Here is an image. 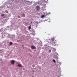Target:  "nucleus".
<instances>
[{
	"label": "nucleus",
	"instance_id": "6",
	"mask_svg": "<svg viewBox=\"0 0 77 77\" xmlns=\"http://www.w3.org/2000/svg\"><path fill=\"white\" fill-rule=\"evenodd\" d=\"M44 17H45V15H43L41 16V18H44Z\"/></svg>",
	"mask_w": 77,
	"mask_h": 77
},
{
	"label": "nucleus",
	"instance_id": "4",
	"mask_svg": "<svg viewBox=\"0 0 77 77\" xmlns=\"http://www.w3.org/2000/svg\"><path fill=\"white\" fill-rule=\"evenodd\" d=\"M51 41L52 42H53L54 41V38H51Z\"/></svg>",
	"mask_w": 77,
	"mask_h": 77
},
{
	"label": "nucleus",
	"instance_id": "17",
	"mask_svg": "<svg viewBox=\"0 0 77 77\" xmlns=\"http://www.w3.org/2000/svg\"><path fill=\"white\" fill-rule=\"evenodd\" d=\"M22 46H23V45H22Z\"/></svg>",
	"mask_w": 77,
	"mask_h": 77
},
{
	"label": "nucleus",
	"instance_id": "1",
	"mask_svg": "<svg viewBox=\"0 0 77 77\" xmlns=\"http://www.w3.org/2000/svg\"><path fill=\"white\" fill-rule=\"evenodd\" d=\"M15 60H11V63L12 64V65H14L15 64Z\"/></svg>",
	"mask_w": 77,
	"mask_h": 77
},
{
	"label": "nucleus",
	"instance_id": "3",
	"mask_svg": "<svg viewBox=\"0 0 77 77\" xmlns=\"http://www.w3.org/2000/svg\"><path fill=\"white\" fill-rule=\"evenodd\" d=\"M36 8L37 11H39V9H40L39 6H37Z\"/></svg>",
	"mask_w": 77,
	"mask_h": 77
},
{
	"label": "nucleus",
	"instance_id": "7",
	"mask_svg": "<svg viewBox=\"0 0 77 77\" xmlns=\"http://www.w3.org/2000/svg\"><path fill=\"white\" fill-rule=\"evenodd\" d=\"M22 17H25V14H23Z\"/></svg>",
	"mask_w": 77,
	"mask_h": 77
},
{
	"label": "nucleus",
	"instance_id": "14",
	"mask_svg": "<svg viewBox=\"0 0 77 77\" xmlns=\"http://www.w3.org/2000/svg\"><path fill=\"white\" fill-rule=\"evenodd\" d=\"M32 72H35V71L34 70H32Z\"/></svg>",
	"mask_w": 77,
	"mask_h": 77
},
{
	"label": "nucleus",
	"instance_id": "2",
	"mask_svg": "<svg viewBox=\"0 0 77 77\" xmlns=\"http://www.w3.org/2000/svg\"><path fill=\"white\" fill-rule=\"evenodd\" d=\"M31 48L32 49L34 50L35 49H36V47L34 45L31 46Z\"/></svg>",
	"mask_w": 77,
	"mask_h": 77
},
{
	"label": "nucleus",
	"instance_id": "11",
	"mask_svg": "<svg viewBox=\"0 0 77 77\" xmlns=\"http://www.w3.org/2000/svg\"><path fill=\"white\" fill-rule=\"evenodd\" d=\"M5 12L6 13V14H8V13L9 12L8 11L6 10L5 11Z\"/></svg>",
	"mask_w": 77,
	"mask_h": 77
},
{
	"label": "nucleus",
	"instance_id": "9",
	"mask_svg": "<svg viewBox=\"0 0 77 77\" xmlns=\"http://www.w3.org/2000/svg\"><path fill=\"white\" fill-rule=\"evenodd\" d=\"M53 61L54 63H56V60H54V59L53 60Z\"/></svg>",
	"mask_w": 77,
	"mask_h": 77
},
{
	"label": "nucleus",
	"instance_id": "16",
	"mask_svg": "<svg viewBox=\"0 0 77 77\" xmlns=\"http://www.w3.org/2000/svg\"><path fill=\"white\" fill-rule=\"evenodd\" d=\"M54 44H55V45H57L56 44H55V42H54Z\"/></svg>",
	"mask_w": 77,
	"mask_h": 77
},
{
	"label": "nucleus",
	"instance_id": "15",
	"mask_svg": "<svg viewBox=\"0 0 77 77\" xmlns=\"http://www.w3.org/2000/svg\"><path fill=\"white\" fill-rule=\"evenodd\" d=\"M44 6H46V4H44Z\"/></svg>",
	"mask_w": 77,
	"mask_h": 77
},
{
	"label": "nucleus",
	"instance_id": "5",
	"mask_svg": "<svg viewBox=\"0 0 77 77\" xmlns=\"http://www.w3.org/2000/svg\"><path fill=\"white\" fill-rule=\"evenodd\" d=\"M18 67H22V65L21 64H18Z\"/></svg>",
	"mask_w": 77,
	"mask_h": 77
},
{
	"label": "nucleus",
	"instance_id": "10",
	"mask_svg": "<svg viewBox=\"0 0 77 77\" xmlns=\"http://www.w3.org/2000/svg\"><path fill=\"white\" fill-rule=\"evenodd\" d=\"M28 29L29 30H30L31 29V27L30 26H29Z\"/></svg>",
	"mask_w": 77,
	"mask_h": 77
},
{
	"label": "nucleus",
	"instance_id": "13",
	"mask_svg": "<svg viewBox=\"0 0 77 77\" xmlns=\"http://www.w3.org/2000/svg\"><path fill=\"white\" fill-rule=\"evenodd\" d=\"M49 52H51V50H49Z\"/></svg>",
	"mask_w": 77,
	"mask_h": 77
},
{
	"label": "nucleus",
	"instance_id": "12",
	"mask_svg": "<svg viewBox=\"0 0 77 77\" xmlns=\"http://www.w3.org/2000/svg\"><path fill=\"white\" fill-rule=\"evenodd\" d=\"M1 15L2 17H4L5 16V15L3 14H2Z\"/></svg>",
	"mask_w": 77,
	"mask_h": 77
},
{
	"label": "nucleus",
	"instance_id": "8",
	"mask_svg": "<svg viewBox=\"0 0 77 77\" xmlns=\"http://www.w3.org/2000/svg\"><path fill=\"white\" fill-rule=\"evenodd\" d=\"M13 44H12V42H10V45H12Z\"/></svg>",
	"mask_w": 77,
	"mask_h": 77
}]
</instances>
